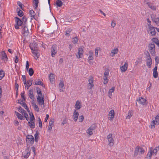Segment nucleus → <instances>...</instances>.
Wrapping results in <instances>:
<instances>
[{"instance_id": "f257e3e1", "label": "nucleus", "mask_w": 159, "mask_h": 159, "mask_svg": "<svg viewBox=\"0 0 159 159\" xmlns=\"http://www.w3.org/2000/svg\"><path fill=\"white\" fill-rule=\"evenodd\" d=\"M152 149L153 148L152 147L150 148V150L145 159H151L153 153L156 155L157 151L159 150V146L155 148L153 150Z\"/></svg>"}, {"instance_id": "f03ea898", "label": "nucleus", "mask_w": 159, "mask_h": 159, "mask_svg": "<svg viewBox=\"0 0 159 159\" xmlns=\"http://www.w3.org/2000/svg\"><path fill=\"white\" fill-rule=\"evenodd\" d=\"M148 50L151 54L153 56L156 54L155 47L154 43H150L148 46Z\"/></svg>"}, {"instance_id": "7ed1b4c3", "label": "nucleus", "mask_w": 159, "mask_h": 159, "mask_svg": "<svg viewBox=\"0 0 159 159\" xmlns=\"http://www.w3.org/2000/svg\"><path fill=\"white\" fill-rule=\"evenodd\" d=\"M15 19L16 22L15 27L16 29L18 30L19 29V26L23 24L24 23L22 21L17 17H15Z\"/></svg>"}, {"instance_id": "20e7f679", "label": "nucleus", "mask_w": 159, "mask_h": 159, "mask_svg": "<svg viewBox=\"0 0 159 159\" xmlns=\"http://www.w3.org/2000/svg\"><path fill=\"white\" fill-rule=\"evenodd\" d=\"M26 142L27 143L33 144L34 142V138L31 135H28L26 136Z\"/></svg>"}, {"instance_id": "39448f33", "label": "nucleus", "mask_w": 159, "mask_h": 159, "mask_svg": "<svg viewBox=\"0 0 159 159\" xmlns=\"http://www.w3.org/2000/svg\"><path fill=\"white\" fill-rule=\"evenodd\" d=\"M97 126L96 124H92L91 126L87 129V133L90 135L93 134L92 131L95 130Z\"/></svg>"}, {"instance_id": "423d86ee", "label": "nucleus", "mask_w": 159, "mask_h": 159, "mask_svg": "<svg viewBox=\"0 0 159 159\" xmlns=\"http://www.w3.org/2000/svg\"><path fill=\"white\" fill-rule=\"evenodd\" d=\"M112 134H110L107 136V139L109 142L108 145L110 146H112L114 144V140L112 138Z\"/></svg>"}, {"instance_id": "0eeeda50", "label": "nucleus", "mask_w": 159, "mask_h": 159, "mask_svg": "<svg viewBox=\"0 0 159 159\" xmlns=\"http://www.w3.org/2000/svg\"><path fill=\"white\" fill-rule=\"evenodd\" d=\"M136 101H138L139 104L143 106H146L147 104V100L142 97H139L138 99L136 100Z\"/></svg>"}, {"instance_id": "6e6552de", "label": "nucleus", "mask_w": 159, "mask_h": 159, "mask_svg": "<svg viewBox=\"0 0 159 159\" xmlns=\"http://www.w3.org/2000/svg\"><path fill=\"white\" fill-rule=\"evenodd\" d=\"M57 47V45L55 44L53 45L51 48V56L52 57H54L57 53V51L56 50Z\"/></svg>"}, {"instance_id": "1a4fd4ad", "label": "nucleus", "mask_w": 159, "mask_h": 159, "mask_svg": "<svg viewBox=\"0 0 159 159\" xmlns=\"http://www.w3.org/2000/svg\"><path fill=\"white\" fill-rule=\"evenodd\" d=\"M37 44L35 42H33L31 44H30V47L32 51H34L37 50Z\"/></svg>"}, {"instance_id": "9d476101", "label": "nucleus", "mask_w": 159, "mask_h": 159, "mask_svg": "<svg viewBox=\"0 0 159 159\" xmlns=\"http://www.w3.org/2000/svg\"><path fill=\"white\" fill-rule=\"evenodd\" d=\"M115 116L114 111L113 110H111L109 113V118L111 121L113 120Z\"/></svg>"}, {"instance_id": "9b49d317", "label": "nucleus", "mask_w": 159, "mask_h": 159, "mask_svg": "<svg viewBox=\"0 0 159 159\" xmlns=\"http://www.w3.org/2000/svg\"><path fill=\"white\" fill-rule=\"evenodd\" d=\"M24 26H22L23 28L22 29V31L23 32V34H24L25 35H28L29 33V30L28 28L26 26V25H23Z\"/></svg>"}, {"instance_id": "f8f14e48", "label": "nucleus", "mask_w": 159, "mask_h": 159, "mask_svg": "<svg viewBox=\"0 0 159 159\" xmlns=\"http://www.w3.org/2000/svg\"><path fill=\"white\" fill-rule=\"evenodd\" d=\"M37 101L39 105L41 104L43 106L42 107H44V101H41V97L39 96H37Z\"/></svg>"}, {"instance_id": "ddd939ff", "label": "nucleus", "mask_w": 159, "mask_h": 159, "mask_svg": "<svg viewBox=\"0 0 159 159\" xmlns=\"http://www.w3.org/2000/svg\"><path fill=\"white\" fill-rule=\"evenodd\" d=\"M149 28L150 32V34L151 35L154 36L155 35L156 33V31L155 30V28L154 27H151L150 26L149 27Z\"/></svg>"}, {"instance_id": "4468645a", "label": "nucleus", "mask_w": 159, "mask_h": 159, "mask_svg": "<svg viewBox=\"0 0 159 159\" xmlns=\"http://www.w3.org/2000/svg\"><path fill=\"white\" fill-rule=\"evenodd\" d=\"M33 83L34 85H39L43 87H45L43 83L40 81V80L39 79H38L37 80H35Z\"/></svg>"}, {"instance_id": "2eb2a0df", "label": "nucleus", "mask_w": 159, "mask_h": 159, "mask_svg": "<svg viewBox=\"0 0 159 159\" xmlns=\"http://www.w3.org/2000/svg\"><path fill=\"white\" fill-rule=\"evenodd\" d=\"M28 95L30 98L31 99L34 100V98L33 94V89H30L29 91Z\"/></svg>"}, {"instance_id": "dca6fc26", "label": "nucleus", "mask_w": 159, "mask_h": 159, "mask_svg": "<svg viewBox=\"0 0 159 159\" xmlns=\"http://www.w3.org/2000/svg\"><path fill=\"white\" fill-rule=\"evenodd\" d=\"M79 116L78 113L75 110L74 111V113L73 115V118L75 121H76L78 119V116Z\"/></svg>"}, {"instance_id": "f3484780", "label": "nucleus", "mask_w": 159, "mask_h": 159, "mask_svg": "<svg viewBox=\"0 0 159 159\" xmlns=\"http://www.w3.org/2000/svg\"><path fill=\"white\" fill-rule=\"evenodd\" d=\"M146 64L147 66L148 67V68H150L151 67L152 64V60L151 57L147 58Z\"/></svg>"}, {"instance_id": "a211bd4d", "label": "nucleus", "mask_w": 159, "mask_h": 159, "mask_svg": "<svg viewBox=\"0 0 159 159\" xmlns=\"http://www.w3.org/2000/svg\"><path fill=\"white\" fill-rule=\"evenodd\" d=\"M33 80H28L27 82L26 83V84H24L25 87H27V89H28L31 86L32 84Z\"/></svg>"}, {"instance_id": "6ab92c4d", "label": "nucleus", "mask_w": 159, "mask_h": 159, "mask_svg": "<svg viewBox=\"0 0 159 159\" xmlns=\"http://www.w3.org/2000/svg\"><path fill=\"white\" fill-rule=\"evenodd\" d=\"M128 64L127 63H125L124 65L120 67V68L121 70V71L123 72H125L126 71L127 69Z\"/></svg>"}, {"instance_id": "aec40b11", "label": "nucleus", "mask_w": 159, "mask_h": 159, "mask_svg": "<svg viewBox=\"0 0 159 159\" xmlns=\"http://www.w3.org/2000/svg\"><path fill=\"white\" fill-rule=\"evenodd\" d=\"M32 52L34 55L35 59H37L39 58V51L37 50L34 51H32Z\"/></svg>"}, {"instance_id": "412c9836", "label": "nucleus", "mask_w": 159, "mask_h": 159, "mask_svg": "<svg viewBox=\"0 0 159 159\" xmlns=\"http://www.w3.org/2000/svg\"><path fill=\"white\" fill-rule=\"evenodd\" d=\"M118 51V49L117 48H115L113 50H112L110 54V56L111 57H113L115 55L117 54Z\"/></svg>"}, {"instance_id": "4be33fe9", "label": "nucleus", "mask_w": 159, "mask_h": 159, "mask_svg": "<svg viewBox=\"0 0 159 159\" xmlns=\"http://www.w3.org/2000/svg\"><path fill=\"white\" fill-rule=\"evenodd\" d=\"M15 113L19 119L21 120H24V118L21 115L16 111H15Z\"/></svg>"}, {"instance_id": "5701e85b", "label": "nucleus", "mask_w": 159, "mask_h": 159, "mask_svg": "<svg viewBox=\"0 0 159 159\" xmlns=\"http://www.w3.org/2000/svg\"><path fill=\"white\" fill-rule=\"evenodd\" d=\"M49 77L50 82L52 84H53L54 82V75L52 73H51L50 74Z\"/></svg>"}, {"instance_id": "b1692460", "label": "nucleus", "mask_w": 159, "mask_h": 159, "mask_svg": "<svg viewBox=\"0 0 159 159\" xmlns=\"http://www.w3.org/2000/svg\"><path fill=\"white\" fill-rule=\"evenodd\" d=\"M16 10L17 11V15L19 16L22 17L23 16L24 14L23 11L19 8H17Z\"/></svg>"}, {"instance_id": "393cba45", "label": "nucleus", "mask_w": 159, "mask_h": 159, "mask_svg": "<svg viewBox=\"0 0 159 159\" xmlns=\"http://www.w3.org/2000/svg\"><path fill=\"white\" fill-rule=\"evenodd\" d=\"M146 4L148 5V7L151 9L153 10H155L156 9V7L152 4L151 2H147Z\"/></svg>"}, {"instance_id": "a878e982", "label": "nucleus", "mask_w": 159, "mask_h": 159, "mask_svg": "<svg viewBox=\"0 0 159 159\" xmlns=\"http://www.w3.org/2000/svg\"><path fill=\"white\" fill-rule=\"evenodd\" d=\"M33 4L34 5L33 6V7H34V8L35 9H37L39 3V0H33Z\"/></svg>"}, {"instance_id": "bb28decb", "label": "nucleus", "mask_w": 159, "mask_h": 159, "mask_svg": "<svg viewBox=\"0 0 159 159\" xmlns=\"http://www.w3.org/2000/svg\"><path fill=\"white\" fill-rule=\"evenodd\" d=\"M36 90L37 93L38 94L37 96H39L40 97H41V95H42V92L41 90L38 87L36 88Z\"/></svg>"}, {"instance_id": "cd10ccee", "label": "nucleus", "mask_w": 159, "mask_h": 159, "mask_svg": "<svg viewBox=\"0 0 159 159\" xmlns=\"http://www.w3.org/2000/svg\"><path fill=\"white\" fill-rule=\"evenodd\" d=\"M152 41L155 43L159 47V42L158 39L155 38H154L152 39Z\"/></svg>"}, {"instance_id": "c85d7f7f", "label": "nucleus", "mask_w": 159, "mask_h": 159, "mask_svg": "<svg viewBox=\"0 0 159 159\" xmlns=\"http://www.w3.org/2000/svg\"><path fill=\"white\" fill-rule=\"evenodd\" d=\"M81 107V105H80V102L78 101H77L76 102L75 106V108L77 109L78 110L80 109Z\"/></svg>"}, {"instance_id": "c756f323", "label": "nucleus", "mask_w": 159, "mask_h": 159, "mask_svg": "<svg viewBox=\"0 0 159 159\" xmlns=\"http://www.w3.org/2000/svg\"><path fill=\"white\" fill-rule=\"evenodd\" d=\"M29 14H30V17H32L33 18H34V16L35 15V13L33 10L30 11Z\"/></svg>"}, {"instance_id": "7c9ffc66", "label": "nucleus", "mask_w": 159, "mask_h": 159, "mask_svg": "<svg viewBox=\"0 0 159 159\" xmlns=\"http://www.w3.org/2000/svg\"><path fill=\"white\" fill-rule=\"evenodd\" d=\"M56 4L57 7H61L62 5V2L61 0H57Z\"/></svg>"}, {"instance_id": "2f4dec72", "label": "nucleus", "mask_w": 159, "mask_h": 159, "mask_svg": "<svg viewBox=\"0 0 159 159\" xmlns=\"http://www.w3.org/2000/svg\"><path fill=\"white\" fill-rule=\"evenodd\" d=\"M2 59L3 60L5 59L6 60H7L8 59L7 56L5 53V52L3 51L2 52Z\"/></svg>"}, {"instance_id": "473e14b6", "label": "nucleus", "mask_w": 159, "mask_h": 159, "mask_svg": "<svg viewBox=\"0 0 159 159\" xmlns=\"http://www.w3.org/2000/svg\"><path fill=\"white\" fill-rule=\"evenodd\" d=\"M28 70L29 71V75L30 76H32L33 75L34 73V71L33 68H29Z\"/></svg>"}, {"instance_id": "72a5a7b5", "label": "nucleus", "mask_w": 159, "mask_h": 159, "mask_svg": "<svg viewBox=\"0 0 159 159\" xmlns=\"http://www.w3.org/2000/svg\"><path fill=\"white\" fill-rule=\"evenodd\" d=\"M23 102L22 101H20V102H19V100H18V102H17V103L21 105L23 107L25 108L27 106L25 102Z\"/></svg>"}, {"instance_id": "f704fd0d", "label": "nucleus", "mask_w": 159, "mask_h": 159, "mask_svg": "<svg viewBox=\"0 0 159 159\" xmlns=\"http://www.w3.org/2000/svg\"><path fill=\"white\" fill-rule=\"evenodd\" d=\"M18 111L21 113L22 114H23V113L25 112V111L22 109V108L20 107H19L18 108Z\"/></svg>"}, {"instance_id": "c9c22d12", "label": "nucleus", "mask_w": 159, "mask_h": 159, "mask_svg": "<svg viewBox=\"0 0 159 159\" xmlns=\"http://www.w3.org/2000/svg\"><path fill=\"white\" fill-rule=\"evenodd\" d=\"M25 91H23L21 93L20 95L22 101H25Z\"/></svg>"}, {"instance_id": "e433bc0d", "label": "nucleus", "mask_w": 159, "mask_h": 159, "mask_svg": "<svg viewBox=\"0 0 159 159\" xmlns=\"http://www.w3.org/2000/svg\"><path fill=\"white\" fill-rule=\"evenodd\" d=\"M38 130H37L36 134H34L35 140L36 142L38 141V139L39 138V137L38 136Z\"/></svg>"}, {"instance_id": "4c0bfd02", "label": "nucleus", "mask_w": 159, "mask_h": 159, "mask_svg": "<svg viewBox=\"0 0 159 159\" xmlns=\"http://www.w3.org/2000/svg\"><path fill=\"white\" fill-rule=\"evenodd\" d=\"M30 120L31 122H34L35 118L32 113V115L30 114Z\"/></svg>"}, {"instance_id": "58836bf2", "label": "nucleus", "mask_w": 159, "mask_h": 159, "mask_svg": "<svg viewBox=\"0 0 159 159\" xmlns=\"http://www.w3.org/2000/svg\"><path fill=\"white\" fill-rule=\"evenodd\" d=\"M156 124V122L155 120H153L151 122V124L150 125H149V127L151 128H152V127H153L154 128L155 127V125Z\"/></svg>"}, {"instance_id": "ea45409f", "label": "nucleus", "mask_w": 159, "mask_h": 159, "mask_svg": "<svg viewBox=\"0 0 159 159\" xmlns=\"http://www.w3.org/2000/svg\"><path fill=\"white\" fill-rule=\"evenodd\" d=\"M22 21L24 22L23 24V25H25L26 24V22L27 21V18L25 17V16H23L22 18Z\"/></svg>"}, {"instance_id": "a19ab883", "label": "nucleus", "mask_w": 159, "mask_h": 159, "mask_svg": "<svg viewBox=\"0 0 159 159\" xmlns=\"http://www.w3.org/2000/svg\"><path fill=\"white\" fill-rule=\"evenodd\" d=\"M156 122L157 123V125L159 124V113L155 117Z\"/></svg>"}, {"instance_id": "79ce46f5", "label": "nucleus", "mask_w": 159, "mask_h": 159, "mask_svg": "<svg viewBox=\"0 0 159 159\" xmlns=\"http://www.w3.org/2000/svg\"><path fill=\"white\" fill-rule=\"evenodd\" d=\"M153 75L154 78H157L158 76V73L157 71H153Z\"/></svg>"}, {"instance_id": "37998d69", "label": "nucleus", "mask_w": 159, "mask_h": 159, "mask_svg": "<svg viewBox=\"0 0 159 159\" xmlns=\"http://www.w3.org/2000/svg\"><path fill=\"white\" fill-rule=\"evenodd\" d=\"M139 149L138 147H137L136 148L134 152V156H136L137 155L138 152H139Z\"/></svg>"}, {"instance_id": "c03bdc74", "label": "nucleus", "mask_w": 159, "mask_h": 159, "mask_svg": "<svg viewBox=\"0 0 159 159\" xmlns=\"http://www.w3.org/2000/svg\"><path fill=\"white\" fill-rule=\"evenodd\" d=\"M144 54L145 55H146V56L147 57V58H149L151 57L150 54L148 51H147V50L145 51L144 52Z\"/></svg>"}, {"instance_id": "a18cd8bd", "label": "nucleus", "mask_w": 159, "mask_h": 159, "mask_svg": "<svg viewBox=\"0 0 159 159\" xmlns=\"http://www.w3.org/2000/svg\"><path fill=\"white\" fill-rule=\"evenodd\" d=\"M64 86V82L63 81L61 80L59 84V87L62 88Z\"/></svg>"}, {"instance_id": "49530a36", "label": "nucleus", "mask_w": 159, "mask_h": 159, "mask_svg": "<svg viewBox=\"0 0 159 159\" xmlns=\"http://www.w3.org/2000/svg\"><path fill=\"white\" fill-rule=\"evenodd\" d=\"M24 115V116L26 118V120L28 121V120L29 118V116L27 113H26V112H25L23 113V114Z\"/></svg>"}, {"instance_id": "de8ad7c7", "label": "nucleus", "mask_w": 159, "mask_h": 159, "mask_svg": "<svg viewBox=\"0 0 159 159\" xmlns=\"http://www.w3.org/2000/svg\"><path fill=\"white\" fill-rule=\"evenodd\" d=\"M93 77L91 76H90L89 78V83H90L91 84H93Z\"/></svg>"}, {"instance_id": "09e8293b", "label": "nucleus", "mask_w": 159, "mask_h": 159, "mask_svg": "<svg viewBox=\"0 0 159 159\" xmlns=\"http://www.w3.org/2000/svg\"><path fill=\"white\" fill-rule=\"evenodd\" d=\"M17 4L19 5L20 8L23 10V6H24L23 4L21 2H17Z\"/></svg>"}, {"instance_id": "8fccbe9b", "label": "nucleus", "mask_w": 159, "mask_h": 159, "mask_svg": "<svg viewBox=\"0 0 159 159\" xmlns=\"http://www.w3.org/2000/svg\"><path fill=\"white\" fill-rule=\"evenodd\" d=\"M110 70L109 69H107L106 70V71L104 73V76H107L109 74V72Z\"/></svg>"}, {"instance_id": "3c124183", "label": "nucleus", "mask_w": 159, "mask_h": 159, "mask_svg": "<svg viewBox=\"0 0 159 159\" xmlns=\"http://www.w3.org/2000/svg\"><path fill=\"white\" fill-rule=\"evenodd\" d=\"M139 153L140 154H143L144 153V150L142 148H139Z\"/></svg>"}, {"instance_id": "603ef678", "label": "nucleus", "mask_w": 159, "mask_h": 159, "mask_svg": "<svg viewBox=\"0 0 159 159\" xmlns=\"http://www.w3.org/2000/svg\"><path fill=\"white\" fill-rule=\"evenodd\" d=\"M152 20L156 24L158 23H159V17L152 19Z\"/></svg>"}, {"instance_id": "864d4df0", "label": "nucleus", "mask_w": 159, "mask_h": 159, "mask_svg": "<svg viewBox=\"0 0 159 159\" xmlns=\"http://www.w3.org/2000/svg\"><path fill=\"white\" fill-rule=\"evenodd\" d=\"M84 118V117L83 115L80 116L79 118V122H82L83 121Z\"/></svg>"}, {"instance_id": "5fc2aeb1", "label": "nucleus", "mask_w": 159, "mask_h": 159, "mask_svg": "<svg viewBox=\"0 0 159 159\" xmlns=\"http://www.w3.org/2000/svg\"><path fill=\"white\" fill-rule=\"evenodd\" d=\"M27 153L26 155L24 156V157L25 158H27L30 156V152H25Z\"/></svg>"}, {"instance_id": "6e6d98bb", "label": "nucleus", "mask_w": 159, "mask_h": 159, "mask_svg": "<svg viewBox=\"0 0 159 159\" xmlns=\"http://www.w3.org/2000/svg\"><path fill=\"white\" fill-rule=\"evenodd\" d=\"M115 88L114 87H113L112 88L110 89L108 91V93L110 94V93H112L114 91Z\"/></svg>"}, {"instance_id": "4d7b16f0", "label": "nucleus", "mask_w": 159, "mask_h": 159, "mask_svg": "<svg viewBox=\"0 0 159 159\" xmlns=\"http://www.w3.org/2000/svg\"><path fill=\"white\" fill-rule=\"evenodd\" d=\"M34 109L35 111L39 112V108L37 105H35L34 107Z\"/></svg>"}, {"instance_id": "13d9d810", "label": "nucleus", "mask_w": 159, "mask_h": 159, "mask_svg": "<svg viewBox=\"0 0 159 159\" xmlns=\"http://www.w3.org/2000/svg\"><path fill=\"white\" fill-rule=\"evenodd\" d=\"M35 122H31V124L30 125H29V126L31 128H34L35 127Z\"/></svg>"}, {"instance_id": "bf43d9fd", "label": "nucleus", "mask_w": 159, "mask_h": 159, "mask_svg": "<svg viewBox=\"0 0 159 159\" xmlns=\"http://www.w3.org/2000/svg\"><path fill=\"white\" fill-rule=\"evenodd\" d=\"M78 40L77 38V37H75L73 38L72 42L74 43H77L78 41Z\"/></svg>"}, {"instance_id": "052dcab7", "label": "nucleus", "mask_w": 159, "mask_h": 159, "mask_svg": "<svg viewBox=\"0 0 159 159\" xmlns=\"http://www.w3.org/2000/svg\"><path fill=\"white\" fill-rule=\"evenodd\" d=\"M155 61L156 65H157L158 63H159V59L158 56H157L155 57Z\"/></svg>"}, {"instance_id": "680f3d73", "label": "nucleus", "mask_w": 159, "mask_h": 159, "mask_svg": "<svg viewBox=\"0 0 159 159\" xmlns=\"http://www.w3.org/2000/svg\"><path fill=\"white\" fill-rule=\"evenodd\" d=\"M83 49L82 48H79L78 49V52H79V53H80L83 55Z\"/></svg>"}, {"instance_id": "e2e57ef3", "label": "nucleus", "mask_w": 159, "mask_h": 159, "mask_svg": "<svg viewBox=\"0 0 159 159\" xmlns=\"http://www.w3.org/2000/svg\"><path fill=\"white\" fill-rule=\"evenodd\" d=\"M82 55H83L80 53H79V52H78L77 54H76V56L78 58H80L82 57Z\"/></svg>"}, {"instance_id": "0e129e2a", "label": "nucleus", "mask_w": 159, "mask_h": 159, "mask_svg": "<svg viewBox=\"0 0 159 159\" xmlns=\"http://www.w3.org/2000/svg\"><path fill=\"white\" fill-rule=\"evenodd\" d=\"M22 77L23 78V81L24 82V84H25L26 82V77L25 75H22Z\"/></svg>"}, {"instance_id": "69168bd1", "label": "nucleus", "mask_w": 159, "mask_h": 159, "mask_svg": "<svg viewBox=\"0 0 159 159\" xmlns=\"http://www.w3.org/2000/svg\"><path fill=\"white\" fill-rule=\"evenodd\" d=\"M29 62L27 61L26 62V69L27 71H28L29 69Z\"/></svg>"}, {"instance_id": "338daca9", "label": "nucleus", "mask_w": 159, "mask_h": 159, "mask_svg": "<svg viewBox=\"0 0 159 159\" xmlns=\"http://www.w3.org/2000/svg\"><path fill=\"white\" fill-rule=\"evenodd\" d=\"M4 76V72L3 71H0V76L2 78Z\"/></svg>"}, {"instance_id": "774afa93", "label": "nucleus", "mask_w": 159, "mask_h": 159, "mask_svg": "<svg viewBox=\"0 0 159 159\" xmlns=\"http://www.w3.org/2000/svg\"><path fill=\"white\" fill-rule=\"evenodd\" d=\"M93 56L92 55H91L89 57L88 60V61H89L90 60H93Z\"/></svg>"}]
</instances>
